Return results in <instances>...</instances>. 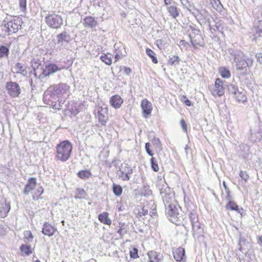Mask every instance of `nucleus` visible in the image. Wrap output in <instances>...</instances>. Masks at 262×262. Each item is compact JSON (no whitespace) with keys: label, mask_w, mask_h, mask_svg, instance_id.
<instances>
[{"label":"nucleus","mask_w":262,"mask_h":262,"mask_svg":"<svg viewBox=\"0 0 262 262\" xmlns=\"http://www.w3.org/2000/svg\"><path fill=\"white\" fill-rule=\"evenodd\" d=\"M146 53L147 54L148 56H149L152 59V61L154 63H158V60L155 57V54L153 51H152L151 49L147 48L146 50Z\"/></svg>","instance_id":"42"},{"label":"nucleus","mask_w":262,"mask_h":262,"mask_svg":"<svg viewBox=\"0 0 262 262\" xmlns=\"http://www.w3.org/2000/svg\"><path fill=\"white\" fill-rule=\"evenodd\" d=\"M239 176L241 179L244 180L246 182H247L249 179V176L246 171H241L239 173Z\"/></svg>","instance_id":"49"},{"label":"nucleus","mask_w":262,"mask_h":262,"mask_svg":"<svg viewBox=\"0 0 262 262\" xmlns=\"http://www.w3.org/2000/svg\"><path fill=\"white\" fill-rule=\"evenodd\" d=\"M189 37L191 38V42L194 47L198 48L199 47L203 46L204 42L201 35H197L194 38H192L191 35H190Z\"/></svg>","instance_id":"17"},{"label":"nucleus","mask_w":262,"mask_h":262,"mask_svg":"<svg viewBox=\"0 0 262 262\" xmlns=\"http://www.w3.org/2000/svg\"><path fill=\"white\" fill-rule=\"evenodd\" d=\"M10 209L9 205H7L6 204L0 207V217H5Z\"/></svg>","instance_id":"32"},{"label":"nucleus","mask_w":262,"mask_h":262,"mask_svg":"<svg viewBox=\"0 0 262 262\" xmlns=\"http://www.w3.org/2000/svg\"><path fill=\"white\" fill-rule=\"evenodd\" d=\"M72 148V145L69 141L60 142L56 147L57 159L62 162L67 161L71 156Z\"/></svg>","instance_id":"4"},{"label":"nucleus","mask_w":262,"mask_h":262,"mask_svg":"<svg viewBox=\"0 0 262 262\" xmlns=\"http://www.w3.org/2000/svg\"><path fill=\"white\" fill-rule=\"evenodd\" d=\"M98 115L97 117L99 123L102 126H105L106 122L108 120L107 112L108 109L106 107L99 106L97 108Z\"/></svg>","instance_id":"10"},{"label":"nucleus","mask_w":262,"mask_h":262,"mask_svg":"<svg viewBox=\"0 0 262 262\" xmlns=\"http://www.w3.org/2000/svg\"><path fill=\"white\" fill-rule=\"evenodd\" d=\"M232 55L234 58V61L236 63L235 66L236 69L239 70H242V67L241 66H239V64L241 65V63H242V62L245 60V57L244 53L242 52L237 50L233 51Z\"/></svg>","instance_id":"12"},{"label":"nucleus","mask_w":262,"mask_h":262,"mask_svg":"<svg viewBox=\"0 0 262 262\" xmlns=\"http://www.w3.org/2000/svg\"><path fill=\"white\" fill-rule=\"evenodd\" d=\"M108 213L103 212L99 215L98 219L101 223L107 225H110L112 224V221L108 218Z\"/></svg>","instance_id":"26"},{"label":"nucleus","mask_w":262,"mask_h":262,"mask_svg":"<svg viewBox=\"0 0 262 262\" xmlns=\"http://www.w3.org/2000/svg\"><path fill=\"white\" fill-rule=\"evenodd\" d=\"M190 224L191 225L192 234L194 237L199 238L204 233L203 228L199 221L198 215L194 212L189 213L188 219L185 222L184 226L187 228Z\"/></svg>","instance_id":"3"},{"label":"nucleus","mask_w":262,"mask_h":262,"mask_svg":"<svg viewBox=\"0 0 262 262\" xmlns=\"http://www.w3.org/2000/svg\"><path fill=\"white\" fill-rule=\"evenodd\" d=\"M119 168L118 171L120 173L131 174L133 172L132 168L126 163H122Z\"/></svg>","instance_id":"24"},{"label":"nucleus","mask_w":262,"mask_h":262,"mask_svg":"<svg viewBox=\"0 0 262 262\" xmlns=\"http://www.w3.org/2000/svg\"><path fill=\"white\" fill-rule=\"evenodd\" d=\"M168 11L173 18H176L179 15V12L176 6H170L168 8Z\"/></svg>","instance_id":"43"},{"label":"nucleus","mask_w":262,"mask_h":262,"mask_svg":"<svg viewBox=\"0 0 262 262\" xmlns=\"http://www.w3.org/2000/svg\"><path fill=\"white\" fill-rule=\"evenodd\" d=\"M254 27L257 32L260 33L262 32V19L257 20L255 21Z\"/></svg>","instance_id":"46"},{"label":"nucleus","mask_w":262,"mask_h":262,"mask_svg":"<svg viewBox=\"0 0 262 262\" xmlns=\"http://www.w3.org/2000/svg\"><path fill=\"white\" fill-rule=\"evenodd\" d=\"M36 190L34 192L33 195V199L34 200H37L40 195L43 192V188L40 185H37L36 187Z\"/></svg>","instance_id":"29"},{"label":"nucleus","mask_w":262,"mask_h":262,"mask_svg":"<svg viewBox=\"0 0 262 262\" xmlns=\"http://www.w3.org/2000/svg\"><path fill=\"white\" fill-rule=\"evenodd\" d=\"M130 174H127V173H120V172H118V175L119 179H121L123 181H127L129 180L130 179Z\"/></svg>","instance_id":"47"},{"label":"nucleus","mask_w":262,"mask_h":262,"mask_svg":"<svg viewBox=\"0 0 262 262\" xmlns=\"http://www.w3.org/2000/svg\"><path fill=\"white\" fill-rule=\"evenodd\" d=\"M6 23V20H4ZM23 23L21 19L19 17H14L7 23L0 26V36H6L10 35L18 31Z\"/></svg>","instance_id":"2"},{"label":"nucleus","mask_w":262,"mask_h":262,"mask_svg":"<svg viewBox=\"0 0 262 262\" xmlns=\"http://www.w3.org/2000/svg\"><path fill=\"white\" fill-rule=\"evenodd\" d=\"M25 238L28 242H31L33 239V236L30 231H26L24 232Z\"/></svg>","instance_id":"48"},{"label":"nucleus","mask_w":262,"mask_h":262,"mask_svg":"<svg viewBox=\"0 0 262 262\" xmlns=\"http://www.w3.org/2000/svg\"><path fill=\"white\" fill-rule=\"evenodd\" d=\"M151 205V207H154L152 209V211H151V208L150 209V213H152L154 214L155 213L154 211L155 210V206L153 202H150V203L148 205H144L142 208L141 211H139V213L142 215H147L148 213V205ZM151 216L152 215L150 214Z\"/></svg>","instance_id":"25"},{"label":"nucleus","mask_w":262,"mask_h":262,"mask_svg":"<svg viewBox=\"0 0 262 262\" xmlns=\"http://www.w3.org/2000/svg\"><path fill=\"white\" fill-rule=\"evenodd\" d=\"M70 93V86L66 83H61L49 88L45 92L43 99L51 101L55 100L58 98L68 95Z\"/></svg>","instance_id":"1"},{"label":"nucleus","mask_w":262,"mask_h":262,"mask_svg":"<svg viewBox=\"0 0 262 262\" xmlns=\"http://www.w3.org/2000/svg\"><path fill=\"white\" fill-rule=\"evenodd\" d=\"M6 89L8 94L13 98L18 97L21 92L19 85L14 82H7L6 84Z\"/></svg>","instance_id":"7"},{"label":"nucleus","mask_w":262,"mask_h":262,"mask_svg":"<svg viewBox=\"0 0 262 262\" xmlns=\"http://www.w3.org/2000/svg\"><path fill=\"white\" fill-rule=\"evenodd\" d=\"M130 256L132 258H136L138 257V249L134 248L132 250L130 251Z\"/></svg>","instance_id":"50"},{"label":"nucleus","mask_w":262,"mask_h":262,"mask_svg":"<svg viewBox=\"0 0 262 262\" xmlns=\"http://www.w3.org/2000/svg\"><path fill=\"white\" fill-rule=\"evenodd\" d=\"M212 4L214 8L217 11H221L223 6L219 0H213Z\"/></svg>","instance_id":"40"},{"label":"nucleus","mask_w":262,"mask_h":262,"mask_svg":"<svg viewBox=\"0 0 262 262\" xmlns=\"http://www.w3.org/2000/svg\"><path fill=\"white\" fill-rule=\"evenodd\" d=\"M14 69L15 71L14 72L17 74H20L22 75L25 76L27 74V71L26 66L23 63L18 62L14 67Z\"/></svg>","instance_id":"22"},{"label":"nucleus","mask_w":262,"mask_h":262,"mask_svg":"<svg viewBox=\"0 0 262 262\" xmlns=\"http://www.w3.org/2000/svg\"><path fill=\"white\" fill-rule=\"evenodd\" d=\"M226 207L227 209H231L232 210H238V206L237 204L235 202L231 201H229V202L226 205Z\"/></svg>","instance_id":"44"},{"label":"nucleus","mask_w":262,"mask_h":262,"mask_svg":"<svg viewBox=\"0 0 262 262\" xmlns=\"http://www.w3.org/2000/svg\"><path fill=\"white\" fill-rule=\"evenodd\" d=\"M157 45L158 46V47H159V46L160 45H161L162 44V41L161 40H158L157 41Z\"/></svg>","instance_id":"63"},{"label":"nucleus","mask_w":262,"mask_h":262,"mask_svg":"<svg viewBox=\"0 0 262 262\" xmlns=\"http://www.w3.org/2000/svg\"><path fill=\"white\" fill-rule=\"evenodd\" d=\"M211 91L213 96H221L223 95L225 92L223 81L220 78H217Z\"/></svg>","instance_id":"8"},{"label":"nucleus","mask_w":262,"mask_h":262,"mask_svg":"<svg viewBox=\"0 0 262 262\" xmlns=\"http://www.w3.org/2000/svg\"><path fill=\"white\" fill-rule=\"evenodd\" d=\"M112 57L113 55L108 53L106 54L102 55L100 57V59L102 61L104 62L105 64L111 65L112 62Z\"/></svg>","instance_id":"27"},{"label":"nucleus","mask_w":262,"mask_h":262,"mask_svg":"<svg viewBox=\"0 0 262 262\" xmlns=\"http://www.w3.org/2000/svg\"><path fill=\"white\" fill-rule=\"evenodd\" d=\"M219 73L221 76L225 78H228L231 76L229 70L225 67L220 68L219 69Z\"/></svg>","instance_id":"33"},{"label":"nucleus","mask_w":262,"mask_h":262,"mask_svg":"<svg viewBox=\"0 0 262 262\" xmlns=\"http://www.w3.org/2000/svg\"><path fill=\"white\" fill-rule=\"evenodd\" d=\"M45 22L51 28L59 29L63 25L61 16L55 13L49 14L45 17Z\"/></svg>","instance_id":"6"},{"label":"nucleus","mask_w":262,"mask_h":262,"mask_svg":"<svg viewBox=\"0 0 262 262\" xmlns=\"http://www.w3.org/2000/svg\"><path fill=\"white\" fill-rule=\"evenodd\" d=\"M19 5L23 11L26 9V0H19Z\"/></svg>","instance_id":"52"},{"label":"nucleus","mask_w":262,"mask_h":262,"mask_svg":"<svg viewBox=\"0 0 262 262\" xmlns=\"http://www.w3.org/2000/svg\"><path fill=\"white\" fill-rule=\"evenodd\" d=\"M151 145L149 143H146L145 144V149H146V151L147 152V153L150 156H153V153L152 152V151L150 150V147Z\"/></svg>","instance_id":"53"},{"label":"nucleus","mask_w":262,"mask_h":262,"mask_svg":"<svg viewBox=\"0 0 262 262\" xmlns=\"http://www.w3.org/2000/svg\"><path fill=\"white\" fill-rule=\"evenodd\" d=\"M141 106L144 114L143 116L146 118V115H148L151 113L152 110V104L150 101L146 99H144L141 101Z\"/></svg>","instance_id":"13"},{"label":"nucleus","mask_w":262,"mask_h":262,"mask_svg":"<svg viewBox=\"0 0 262 262\" xmlns=\"http://www.w3.org/2000/svg\"><path fill=\"white\" fill-rule=\"evenodd\" d=\"M97 24V21L94 17L92 16H88L85 17L83 22V25L85 28H95Z\"/></svg>","instance_id":"19"},{"label":"nucleus","mask_w":262,"mask_h":262,"mask_svg":"<svg viewBox=\"0 0 262 262\" xmlns=\"http://www.w3.org/2000/svg\"><path fill=\"white\" fill-rule=\"evenodd\" d=\"M148 256L151 262H159L161 258L160 255L154 251H149L148 252Z\"/></svg>","instance_id":"23"},{"label":"nucleus","mask_w":262,"mask_h":262,"mask_svg":"<svg viewBox=\"0 0 262 262\" xmlns=\"http://www.w3.org/2000/svg\"><path fill=\"white\" fill-rule=\"evenodd\" d=\"M180 122L183 130L186 133L187 132V125L184 119L181 120Z\"/></svg>","instance_id":"54"},{"label":"nucleus","mask_w":262,"mask_h":262,"mask_svg":"<svg viewBox=\"0 0 262 262\" xmlns=\"http://www.w3.org/2000/svg\"><path fill=\"white\" fill-rule=\"evenodd\" d=\"M152 142L156 150L160 151L162 150V144L159 138H154L152 141Z\"/></svg>","instance_id":"37"},{"label":"nucleus","mask_w":262,"mask_h":262,"mask_svg":"<svg viewBox=\"0 0 262 262\" xmlns=\"http://www.w3.org/2000/svg\"><path fill=\"white\" fill-rule=\"evenodd\" d=\"M173 255L176 261H181L185 258V250L182 247H179L173 251Z\"/></svg>","instance_id":"15"},{"label":"nucleus","mask_w":262,"mask_h":262,"mask_svg":"<svg viewBox=\"0 0 262 262\" xmlns=\"http://www.w3.org/2000/svg\"><path fill=\"white\" fill-rule=\"evenodd\" d=\"M37 186L36 179L35 178H30L25 186L24 190V194L28 195L31 191L36 189Z\"/></svg>","instance_id":"14"},{"label":"nucleus","mask_w":262,"mask_h":262,"mask_svg":"<svg viewBox=\"0 0 262 262\" xmlns=\"http://www.w3.org/2000/svg\"><path fill=\"white\" fill-rule=\"evenodd\" d=\"M180 61V58L178 56H172V57H169L168 64L170 65H178Z\"/></svg>","instance_id":"34"},{"label":"nucleus","mask_w":262,"mask_h":262,"mask_svg":"<svg viewBox=\"0 0 262 262\" xmlns=\"http://www.w3.org/2000/svg\"><path fill=\"white\" fill-rule=\"evenodd\" d=\"M258 240L259 241V244L262 246V235L258 237Z\"/></svg>","instance_id":"62"},{"label":"nucleus","mask_w":262,"mask_h":262,"mask_svg":"<svg viewBox=\"0 0 262 262\" xmlns=\"http://www.w3.org/2000/svg\"><path fill=\"white\" fill-rule=\"evenodd\" d=\"M36 190L34 192L33 195V199L34 200H37L40 195L43 192V188L40 185H37L36 187Z\"/></svg>","instance_id":"30"},{"label":"nucleus","mask_w":262,"mask_h":262,"mask_svg":"<svg viewBox=\"0 0 262 262\" xmlns=\"http://www.w3.org/2000/svg\"><path fill=\"white\" fill-rule=\"evenodd\" d=\"M121 56L118 54H116L115 56V62L118 61L120 58Z\"/></svg>","instance_id":"61"},{"label":"nucleus","mask_w":262,"mask_h":262,"mask_svg":"<svg viewBox=\"0 0 262 262\" xmlns=\"http://www.w3.org/2000/svg\"><path fill=\"white\" fill-rule=\"evenodd\" d=\"M164 3L166 5H168L169 4H170V0H164Z\"/></svg>","instance_id":"64"},{"label":"nucleus","mask_w":262,"mask_h":262,"mask_svg":"<svg viewBox=\"0 0 262 262\" xmlns=\"http://www.w3.org/2000/svg\"><path fill=\"white\" fill-rule=\"evenodd\" d=\"M226 192H227V196H226V200H228L229 201H231L230 200H231V196H230V195L229 190V189H228V190H227Z\"/></svg>","instance_id":"60"},{"label":"nucleus","mask_w":262,"mask_h":262,"mask_svg":"<svg viewBox=\"0 0 262 262\" xmlns=\"http://www.w3.org/2000/svg\"><path fill=\"white\" fill-rule=\"evenodd\" d=\"M166 213L169 217V220L172 223H175L177 221L178 215H179L178 209L176 206V204L174 205H168L166 207Z\"/></svg>","instance_id":"9"},{"label":"nucleus","mask_w":262,"mask_h":262,"mask_svg":"<svg viewBox=\"0 0 262 262\" xmlns=\"http://www.w3.org/2000/svg\"><path fill=\"white\" fill-rule=\"evenodd\" d=\"M159 189L165 207H168V205L171 206L176 204L174 201V193L167 184H163Z\"/></svg>","instance_id":"5"},{"label":"nucleus","mask_w":262,"mask_h":262,"mask_svg":"<svg viewBox=\"0 0 262 262\" xmlns=\"http://www.w3.org/2000/svg\"><path fill=\"white\" fill-rule=\"evenodd\" d=\"M151 166L153 170L157 172L159 170V166L157 161L154 157H152L150 159Z\"/></svg>","instance_id":"45"},{"label":"nucleus","mask_w":262,"mask_h":262,"mask_svg":"<svg viewBox=\"0 0 262 262\" xmlns=\"http://www.w3.org/2000/svg\"><path fill=\"white\" fill-rule=\"evenodd\" d=\"M60 107L61 105H60V104H58V105H57V104H55L54 105H53V108L54 110H59L61 109Z\"/></svg>","instance_id":"59"},{"label":"nucleus","mask_w":262,"mask_h":262,"mask_svg":"<svg viewBox=\"0 0 262 262\" xmlns=\"http://www.w3.org/2000/svg\"><path fill=\"white\" fill-rule=\"evenodd\" d=\"M91 175L90 171L88 170H82L77 173V176L82 179H88Z\"/></svg>","instance_id":"31"},{"label":"nucleus","mask_w":262,"mask_h":262,"mask_svg":"<svg viewBox=\"0 0 262 262\" xmlns=\"http://www.w3.org/2000/svg\"><path fill=\"white\" fill-rule=\"evenodd\" d=\"M228 90L230 94L234 96L239 90L236 84L231 83L228 86Z\"/></svg>","instance_id":"36"},{"label":"nucleus","mask_w":262,"mask_h":262,"mask_svg":"<svg viewBox=\"0 0 262 262\" xmlns=\"http://www.w3.org/2000/svg\"><path fill=\"white\" fill-rule=\"evenodd\" d=\"M20 249L21 252L26 255H28L32 253L31 247L29 245H23L21 246Z\"/></svg>","instance_id":"38"},{"label":"nucleus","mask_w":262,"mask_h":262,"mask_svg":"<svg viewBox=\"0 0 262 262\" xmlns=\"http://www.w3.org/2000/svg\"><path fill=\"white\" fill-rule=\"evenodd\" d=\"M61 69H62V68L59 67L55 64L49 63L45 66L40 76H49L57 71H60Z\"/></svg>","instance_id":"11"},{"label":"nucleus","mask_w":262,"mask_h":262,"mask_svg":"<svg viewBox=\"0 0 262 262\" xmlns=\"http://www.w3.org/2000/svg\"><path fill=\"white\" fill-rule=\"evenodd\" d=\"M124 72L127 75H129L131 72V69L129 68L124 67Z\"/></svg>","instance_id":"58"},{"label":"nucleus","mask_w":262,"mask_h":262,"mask_svg":"<svg viewBox=\"0 0 262 262\" xmlns=\"http://www.w3.org/2000/svg\"><path fill=\"white\" fill-rule=\"evenodd\" d=\"M86 193L83 189L77 188L75 192V198L76 199H84L85 198Z\"/></svg>","instance_id":"35"},{"label":"nucleus","mask_w":262,"mask_h":262,"mask_svg":"<svg viewBox=\"0 0 262 262\" xmlns=\"http://www.w3.org/2000/svg\"><path fill=\"white\" fill-rule=\"evenodd\" d=\"M122 103L123 99L118 95H114L110 99V103L115 108H120Z\"/></svg>","instance_id":"18"},{"label":"nucleus","mask_w":262,"mask_h":262,"mask_svg":"<svg viewBox=\"0 0 262 262\" xmlns=\"http://www.w3.org/2000/svg\"><path fill=\"white\" fill-rule=\"evenodd\" d=\"M236 101L239 103H244L247 101L245 93L243 91L239 90L233 96Z\"/></svg>","instance_id":"21"},{"label":"nucleus","mask_w":262,"mask_h":262,"mask_svg":"<svg viewBox=\"0 0 262 262\" xmlns=\"http://www.w3.org/2000/svg\"><path fill=\"white\" fill-rule=\"evenodd\" d=\"M143 189H144V190H145V192H144L145 195H150V194H151V193H152L151 191L149 189V187L148 186L144 187Z\"/></svg>","instance_id":"55"},{"label":"nucleus","mask_w":262,"mask_h":262,"mask_svg":"<svg viewBox=\"0 0 262 262\" xmlns=\"http://www.w3.org/2000/svg\"><path fill=\"white\" fill-rule=\"evenodd\" d=\"M57 43H69L71 39L70 35L66 31H63L57 36Z\"/></svg>","instance_id":"20"},{"label":"nucleus","mask_w":262,"mask_h":262,"mask_svg":"<svg viewBox=\"0 0 262 262\" xmlns=\"http://www.w3.org/2000/svg\"><path fill=\"white\" fill-rule=\"evenodd\" d=\"M242 64L241 63V66L242 67V70L246 67H250L252 65L253 60L251 58H245V60L242 62ZM240 66V64H239Z\"/></svg>","instance_id":"39"},{"label":"nucleus","mask_w":262,"mask_h":262,"mask_svg":"<svg viewBox=\"0 0 262 262\" xmlns=\"http://www.w3.org/2000/svg\"><path fill=\"white\" fill-rule=\"evenodd\" d=\"M187 45H188V43L185 40H181L180 41V42H179L180 46L186 47Z\"/></svg>","instance_id":"57"},{"label":"nucleus","mask_w":262,"mask_h":262,"mask_svg":"<svg viewBox=\"0 0 262 262\" xmlns=\"http://www.w3.org/2000/svg\"><path fill=\"white\" fill-rule=\"evenodd\" d=\"M181 100L185 103V104L187 106H191V101L184 95L181 97Z\"/></svg>","instance_id":"51"},{"label":"nucleus","mask_w":262,"mask_h":262,"mask_svg":"<svg viewBox=\"0 0 262 262\" xmlns=\"http://www.w3.org/2000/svg\"><path fill=\"white\" fill-rule=\"evenodd\" d=\"M56 231V229L54 227L47 223L44 224L42 229V233L49 236L53 235Z\"/></svg>","instance_id":"16"},{"label":"nucleus","mask_w":262,"mask_h":262,"mask_svg":"<svg viewBox=\"0 0 262 262\" xmlns=\"http://www.w3.org/2000/svg\"><path fill=\"white\" fill-rule=\"evenodd\" d=\"M9 54V49L5 46H0V58L7 57Z\"/></svg>","instance_id":"28"},{"label":"nucleus","mask_w":262,"mask_h":262,"mask_svg":"<svg viewBox=\"0 0 262 262\" xmlns=\"http://www.w3.org/2000/svg\"><path fill=\"white\" fill-rule=\"evenodd\" d=\"M113 190L114 194L118 196L121 195L122 194V188L120 185L114 184L113 186Z\"/></svg>","instance_id":"41"},{"label":"nucleus","mask_w":262,"mask_h":262,"mask_svg":"<svg viewBox=\"0 0 262 262\" xmlns=\"http://www.w3.org/2000/svg\"><path fill=\"white\" fill-rule=\"evenodd\" d=\"M256 57L257 58V61L262 64V53H257L256 55Z\"/></svg>","instance_id":"56"}]
</instances>
